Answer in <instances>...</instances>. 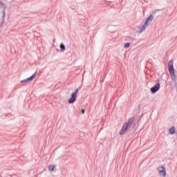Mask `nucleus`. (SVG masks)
<instances>
[{"label":"nucleus","mask_w":177,"mask_h":177,"mask_svg":"<svg viewBox=\"0 0 177 177\" xmlns=\"http://www.w3.org/2000/svg\"><path fill=\"white\" fill-rule=\"evenodd\" d=\"M160 84L158 83L156 84L154 86L151 88V93H156V92H158V91H160Z\"/></svg>","instance_id":"nucleus-6"},{"label":"nucleus","mask_w":177,"mask_h":177,"mask_svg":"<svg viewBox=\"0 0 177 177\" xmlns=\"http://www.w3.org/2000/svg\"><path fill=\"white\" fill-rule=\"evenodd\" d=\"M169 133L171 135H175V133H176V130L175 129L174 127H172L171 128L169 129Z\"/></svg>","instance_id":"nucleus-9"},{"label":"nucleus","mask_w":177,"mask_h":177,"mask_svg":"<svg viewBox=\"0 0 177 177\" xmlns=\"http://www.w3.org/2000/svg\"><path fill=\"white\" fill-rule=\"evenodd\" d=\"M153 19H154V16L153 15H150L145 21L144 24H140L137 26H136L133 30L136 31V32H138V34H142L143 31L146 30L150 26V23L153 21Z\"/></svg>","instance_id":"nucleus-1"},{"label":"nucleus","mask_w":177,"mask_h":177,"mask_svg":"<svg viewBox=\"0 0 177 177\" xmlns=\"http://www.w3.org/2000/svg\"><path fill=\"white\" fill-rule=\"evenodd\" d=\"M130 46H131V44L130 43H126L124 45V49H128V48H129Z\"/></svg>","instance_id":"nucleus-12"},{"label":"nucleus","mask_w":177,"mask_h":177,"mask_svg":"<svg viewBox=\"0 0 177 177\" xmlns=\"http://www.w3.org/2000/svg\"><path fill=\"white\" fill-rule=\"evenodd\" d=\"M77 95H78V89H76L74 93H72L71 97L68 100L69 104H74L75 100H77Z\"/></svg>","instance_id":"nucleus-3"},{"label":"nucleus","mask_w":177,"mask_h":177,"mask_svg":"<svg viewBox=\"0 0 177 177\" xmlns=\"http://www.w3.org/2000/svg\"><path fill=\"white\" fill-rule=\"evenodd\" d=\"M60 49H61V52H64V50H66V46H64V44H60Z\"/></svg>","instance_id":"nucleus-11"},{"label":"nucleus","mask_w":177,"mask_h":177,"mask_svg":"<svg viewBox=\"0 0 177 177\" xmlns=\"http://www.w3.org/2000/svg\"><path fill=\"white\" fill-rule=\"evenodd\" d=\"M55 168H56V165H50L48 166V170L49 172H53V171H55Z\"/></svg>","instance_id":"nucleus-8"},{"label":"nucleus","mask_w":177,"mask_h":177,"mask_svg":"<svg viewBox=\"0 0 177 177\" xmlns=\"http://www.w3.org/2000/svg\"><path fill=\"white\" fill-rule=\"evenodd\" d=\"M3 19H5V10H3V19L1 21V26H2V24H3V23H4Z\"/></svg>","instance_id":"nucleus-13"},{"label":"nucleus","mask_w":177,"mask_h":177,"mask_svg":"<svg viewBox=\"0 0 177 177\" xmlns=\"http://www.w3.org/2000/svg\"><path fill=\"white\" fill-rule=\"evenodd\" d=\"M37 73H35L32 76H30L28 78H26L24 80L21 81V84H24V82H31V81H32V80H34L35 78V75H36Z\"/></svg>","instance_id":"nucleus-5"},{"label":"nucleus","mask_w":177,"mask_h":177,"mask_svg":"<svg viewBox=\"0 0 177 177\" xmlns=\"http://www.w3.org/2000/svg\"><path fill=\"white\" fill-rule=\"evenodd\" d=\"M82 114H84V113H85V110L83 109V110L82 111Z\"/></svg>","instance_id":"nucleus-15"},{"label":"nucleus","mask_w":177,"mask_h":177,"mask_svg":"<svg viewBox=\"0 0 177 177\" xmlns=\"http://www.w3.org/2000/svg\"><path fill=\"white\" fill-rule=\"evenodd\" d=\"M158 173L160 174V176L165 177L167 176V171L165 170V167H159L158 168Z\"/></svg>","instance_id":"nucleus-4"},{"label":"nucleus","mask_w":177,"mask_h":177,"mask_svg":"<svg viewBox=\"0 0 177 177\" xmlns=\"http://www.w3.org/2000/svg\"><path fill=\"white\" fill-rule=\"evenodd\" d=\"M0 5L1 6H3V3H2V1H0Z\"/></svg>","instance_id":"nucleus-14"},{"label":"nucleus","mask_w":177,"mask_h":177,"mask_svg":"<svg viewBox=\"0 0 177 177\" xmlns=\"http://www.w3.org/2000/svg\"><path fill=\"white\" fill-rule=\"evenodd\" d=\"M128 124H124L122 128L120 131V135H124L125 132H127V129H128Z\"/></svg>","instance_id":"nucleus-7"},{"label":"nucleus","mask_w":177,"mask_h":177,"mask_svg":"<svg viewBox=\"0 0 177 177\" xmlns=\"http://www.w3.org/2000/svg\"><path fill=\"white\" fill-rule=\"evenodd\" d=\"M169 73L172 81L176 82V75H175V69H174V61H169Z\"/></svg>","instance_id":"nucleus-2"},{"label":"nucleus","mask_w":177,"mask_h":177,"mask_svg":"<svg viewBox=\"0 0 177 177\" xmlns=\"http://www.w3.org/2000/svg\"><path fill=\"white\" fill-rule=\"evenodd\" d=\"M124 124H128V127L129 128V127H131V125H132V124H133V118H131L129 120V122L127 123H124Z\"/></svg>","instance_id":"nucleus-10"}]
</instances>
